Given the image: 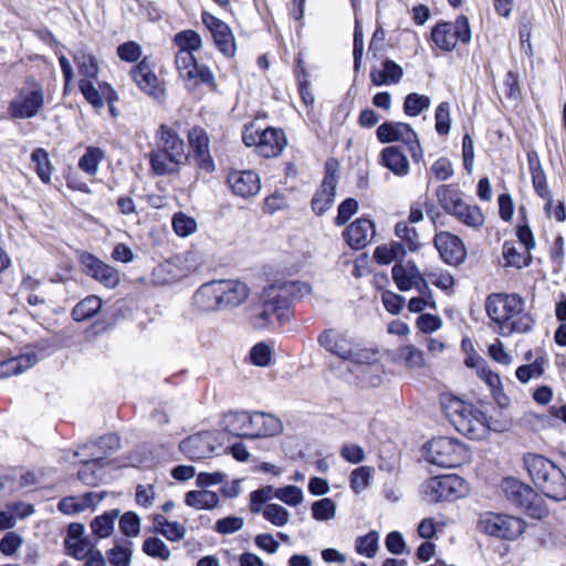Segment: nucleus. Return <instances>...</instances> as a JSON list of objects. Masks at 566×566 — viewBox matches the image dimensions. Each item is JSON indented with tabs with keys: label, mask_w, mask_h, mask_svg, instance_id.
<instances>
[{
	"label": "nucleus",
	"mask_w": 566,
	"mask_h": 566,
	"mask_svg": "<svg viewBox=\"0 0 566 566\" xmlns=\"http://www.w3.org/2000/svg\"><path fill=\"white\" fill-rule=\"evenodd\" d=\"M311 292L307 283L300 281H276L263 287L259 301L248 307L249 321L254 329H265L272 324V315L290 307L295 298Z\"/></svg>",
	"instance_id": "nucleus-1"
},
{
	"label": "nucleus",
	"mask_w": 566,
	"mask_h": 566,
	"mask_svg": "<svg viewBox=\"0 0 566 566\" xmlns=\"http://www.w3.org/2000/svg\"><path fill=\"white\" fill-rule=\"evenodd\" d=\"M524 465L535 486L546 497L558 502L566 500V475L553 461L542 454L527 453Z\"/></svg>",
	"instance_id": "nucleus-2"
},
{
	"label": "nucleus",
	"mask_w": 566,
	"mask_h": 566,
	"mask_svg": "<svg viewBox=\"0 0 566 566\" xmlns=\"http://www.w3.org/2000/svg\"><path fill=\"white\" fill-rule=\"evenodd\" d=\"M447 415L457 431L471 440L482 439L489 430H501L492 427L489 417L481 410L457 398L451 400Z\"/></svg>",
	"instance_id": "nucleus-3"
},
{
	"label": "nucleus",
	"mask_w": 566,
	"mask_h": 566,
	"mask_svg": "<svg viewBox=\"0 0 566 566\" xmlns=\"http://www.w3.org/2000/svg\"><path fill=\"white\" fill-rule=\"evenodd\" d=\"M505 500L514 507L525 512L531 518L541 520L548 515V509L541 495L530 485L514 478H505L501 483Z\"/></svg>",
	"instance_id": "nucleus-4"
},
{
	"label": "nucleus",
	"mask_w": 566,
	"mask_h": 566,
	"mask_svg": "<svg viewBox=\"0 0 566 566\" xmlns=\"http://www.w3.org/2000/svg\"><path fill=\"white\" fill-rule=\"evenodd\" d=\"M242 140L248 147H255L256 154L263 158L277 157L287 144L282 129L268 127L260 130L253 124L245 125Z\"/></svg>",
	"instance_id": "nucleus-5"
},
{
	"label": "nucleus",
	"mask_w": 566,
	"mask_h": 566,
	"mask_svg": "<svg viewBox=\"0 0 566 566\" xmlns=\"http://www.w3.org/2000/svg\"><path fill=\"white\" fill-rule=\"evenodd\" d=\"M377 139L381 144L395 142L403 143L410 153L411 158L418 163L423 157L422 147L413 128L403 122H385L376 129Z\"/></svg>",
	"instance_id": "nucleus-6"
},
{
	"label": "nucleus",
	"mask_w": 566,
	"mask_h": 566,
	"mask_svg": "<svg viewBox=\"0 0 566 566\" xmlns=\"http://www.w3.org/2000/svg\"><path fill=\"white\" fill-rule=\"evenodd\" d=\"M479 530L492 537L505 541H514L524 532L523 520L493 512L481 514L478 522Z\"/></svg>",
	"instance_id": "nucleus-7"
},
{
	"label": "nucleus",
	"mask_w": 566,
	"mask_h": 566,
	"mask_svg": "<svg viewBox=\"0 0 566 566\" xmlns=\"http://www.w3.org/2000/svg\"><path fill=\"white\" fill-rule=\"evenodd\" d=\"M432 42L441 50L450 52L458 42L468 44L471 41V29L469 19L461 14L455 21L438 22L431 30Z\"/></svg>",
	"instance_id": "nucleus-8"
},
{
	"label": "nucleus",
	"mask_w": 566,
	"mask_h": 566,
	"mask_svg": "<svg viewBox=\"0 0 566 566\" xmlns=\"http://www.w3.org/2000/svg\"><path fill=\"white\" fill-rule=\"evenodd\" d=\"M464 453L463 444L448 437L433 438L426 444L427 460L441 468L459 467Z\"/></svg>",
	"instance_id": "nucleus-9"
},
{
	"label": "nucleus",
	"mask_w": 566,
	"mask_h": 566,
	"mask_svg": "<svg viewBox=\"0 0 566 566\" xmlns=\"http://www.w3.org/2000/svg\"><path fill=\"white\" fill-rule=\"evenodd\" d=\"M464 493V481L455 474L430 478L423 485V494L431 502L452 501Z\"/></svg>",
	"instance_id": "nucleus-10"
},
{
	"label": "nucleus",
	"mask_w": 566,
	"mask_h": 566,
	"mask_svg": "<svg viewBox=\"0 0 566 566\" xmlns=\"http://www.w3.org/2000/svg\"><path fill=\"white\" fill-rule=\"evenodd\" d=\"M249 286L238 280H214V311L232 310L245 302Z\"/></svg>",
	"instance_id": "nucleus-11"
},
{
	"label": "nucleus",
	"mask_w": 566,
	"mask_h": 566,
	"mask_svg": "<svg viewBox=\"0 0 566 566\" xmlns=\"http://www.w3.org/2000/svg\"><path fill=\"white\" fill-rule=\"evenodd\" d=\"M78 262L86 275L99 282L106 289H115L119 284L120 276L118 270L105 263L93 253L81 251L78 253Z\"/></svg>",
	"instance_id": "nucleus-12"
},
{
	"label": "nucleus",
	"mask_w": 566,
	"mask_h": 566,
	"mask_svg": "<svg viewBox=\"0 0 566 566\" xmlns=\"http://www.w3.org/2000/svg\"><path fill=\"white\" fill-rule=\"evenodd\" d=\"M521 305H525V301L518 294L492 293L485 300L486 314L500 329L503 321H507L512 313H520Z\"/></svg>",
	"instance_id": "nucleus-13"
},
{
	"label": "nucleus",
	"mask_w": 566,
	"mask_h": 566,
	"mask_svg": "<svg viewBox=\"0 0 566 566\" xmlns=\"http://www.w3.org/2000/svg\"><path fill=\"white\" fill-rule=\"evenodd\" d=\"M318 343L327 352L344 360L364 363L369 359V355L366 350L354 348L350 340L335 333L333 329L324 331L318 336Z\"/></svg>",
	"instance_id": "nucleus-14"
},
{
	"label": "nucleus",
	"mask_w": 566,
	"mask_h": 566,
	"mask_svg": "<svg viewBox=\"0 0 566 566\" xmlns=\"http://www.w3.org/2000/svg\"><path fill=\"white\" fill-rule=\"evenodd\" d=\"M43 106L44 91L39 83H35L33 90L21 95L20 99H13L9 103L8 114L12 119L33 118Z\"/></svg>",
	"instance_id": "nucleus-15"
},
{
	"label": "nucleus",
	"mask_w": 566,
	"mask_h": 566,
	"mask_svg": "<svg viewBox=\"0 0 566 566\" xmlns=\"http://www.w3.org/2000/svg\"><path fill=\"white\" fill-rule=\"evenodd\" d=\"M325 169L326 170L321 187L315 192L311 201L312 210L317 216H323L327 210H329L336 197L338 176L336 174L334 164L327 161Z\"/></svg>",
	"instance_id": "nucleus-16"
},
{
	"label": "nucleus",
	"mask_w": 566,
	"mask_h": 566,
	"mask_svg": "<svg viewBox=\"0 0 566 566\" xmlns=\"http://www.w3.org/2000/svg\"><path fill=\"white\" fill-rule=\"evenodd\" d=\"M433 243L446 263L450 265L463 263L467 250L458 235L442 231L434 235Z\"/></svg>",
	"instance_id": "nucleus-17"
},
{
	"label": "nucleus",
	"mask_w": 566,
	"mask_h": 566,
	"mask_svg": "<svg viewBox=\"0 0 566 566\" xmlns=\"http://www.w3.org/2000/svg\"><path fill=\"white\" fill-rule=\"evenodd\" d=\"M188 143L196 165L200 169L212 171V157L209 150L210 138L207 132L199 126H193L188 130Z\"/></svg>",
	"instance_id": "nucleus-18"
},
{
	"label": "nucleus",
	"mask_w": 566,
	"mask_h": 566,
	"mask_svg": "<svg viewBox=\"0 0 566 566\" xmlns=\"http://www.w3.org/2000/svg\"><path fill=\"white\" fill-rule=\"evenodd\" d=\"M227 182L235 196L244 199L256 196L261 189L260 177L253 170H232Z\"/></svg>",
	"instance_id": "nucleus-19"
},
{
	"label": "nucleus",
	"mask_w": 566,
	"mask_h": 566,
	"mask_svg": "<svg viewBox=\"0 0 566 566\" xmlns=\"http://www.w3.org/2000/svg\"><path fill=\"white\" fill-rule=\"evenodd\" d=\"M130 76L145 94L157 98L163 93L159 88L158 77L150 66L148 56L143 57L133 66Z\"/></svg>",
	"instance_id": "nucleus-20"
},
{
	"label": "nucleus",
	"mask_w": 566,
	"mask_h": 566,
	"mask_svg": "<svg viewBox=\"0 0 566 566\" xmlns=\"http://www.w3.org/2000/svg\"><path fill=\"white\" fill-rule=\"evenodd\" d=\"M176 66L181 76L188 78H199L202 83L212 86V72L207 65L197 62L193 53L179 51L175 56Z\"/></svg>",
	"instance_id": "nucleus-21"
},
{
	"label": "nucleus",
	"mask_w": 566,
	"mask_h": 566,
	"mask_svg": "<svg viewBox=\"0 0 566 566\" xmlns=\"http://www.w3.org/2000/svg\"><path fill=\"white\" fill-rule=\"evenodd\" d=\"M375 234V226L367 218H358L352 222L343 232L347 244L354 250L364 249L370 243Z\"/></svg>",
	"instance_id": "nucleus-22"
},
{
	"label": "nucleus",
	"mask_w": 566,
	"mask_h": 566,
	"mask_svg": "<svg viewBox=\"0 0 566 566\" xmlns=\"http://www.w3.org/2000/svg\"><path fill=\"white\" fill-rule=\"evenodd\" d=\"M282 422L273 415L255 411L249 416V438L271 437L280 433Z\"/></svg>",
	"instance_id": "nucleus-23"
},
{
	"label": "nucleus",
	"mask_w": 566,
	"mask_h": 566,
	"mask_svg": "<svg viewBox=\"0 0 566 566\" xmlns=\"http://www.w3.org/2000/svg\"><path fill=\"white\" fill-rule=\"evenodd\" d=\"M248 411H228L219 420V430L237 438H249Z\"/></svg>",
	"instance_id": "nucleus-24"
},
{
	"label": "nucleus",
	"mask_w": 566,
	"mask_h": 566,
	"mask_svg": "<svg viewBox=\"0 0 566 566\" xmlns=\"http://www.w3.org/2000/svg\"><path fill=\"white\" fill-rule=\"evenodd\" d=\"M207 434L189 436L179 443V450L190 460L208 458L212 452V443Z\"/></svg>",
	"instance_id": "nucleus-25"
},
{
	"label": "nucleus",
	"mask_w": 566,
	"mask_h": 566,
	"mask_svg": "<svg viewBox=\"0 0 566 566\" xmlns=\"http://www.w3.org/2000/svg\"><path fill=\"white\" fill-rule=\"evenodd\" d=\"M527 163L532 177L533 188L542 199H551L546 174L543 169L538 154L535 150L527 153Z\"/></svg>",
	"instance_id": "nucleus-26"
},
{
	"label": "nucleus",
	"mask_w": 566,
	"mask_h": 566,
	"mask_svg": "<svg viewBox=\"0 0 566 566\" xmlns=\"http://www.w3.org/2000/svg\"><path fill=\"white\" fill-rule=\"evenodd\" d=\"M381 164L397 176H406L409 172L407 157L397 146H388L380 153Z\"/></svg>",
	"instance_id": "nucleus-27"
},
{
	"label": "nucleus",
	"mask_w": 566,
	"mask_h": 566,
	"mask_svg": "<svg viewBox=\"0 0 566 566\" xmlns=\"http://www.w3.org/2000/svg\"><path fill=\"white\" fill-rule=\"evenodd\" d=\"M214 45L226 57H232L237 51L235 40L230 27L216 17Z\"/></svg>",
	"instance_id": "nucleus-28"
},
{
	"label": "nucleus",
	"mask_w": 566,
	"mask_h": 566,
	"mask_svg": "<svg viewBox=\"0 0 566 566\" xmlns=\"http://www.w3.org/2000/svg\"><path fill=\"white\" fill-rule=\"evenodd\" d=\"M525 305H521V311L518 314H513L507 317V321H503V325L500 329L501 335L510 336L513 333H528L533 329L535 324V319L533 316L525 312Z\"/></svg>",
	"instance_id": "nucleus-29"
},
{
	"label": "nucleus",
	"mask_w": 566,
	"mask_h": 566,
	"mask_svg": "<svg viewBox=\"0 0 566 566\" xmlns=\"http://www.w3.org/2000/svg\"><path fill=\"white\" fill-rule=\"evenodd\" d=\"M159 133L161 150L178 159L185 155V142L171 127L161 124L159 126Z\"/></svg>",
	"instance_id": "nucleus-30"
},
{
	"label": "nucleus",
	"mask_w": 566,
	"mask_h": 566,
	"mask_svg": "<svg viewBox=\"0 0 566 566\" xmlns=\"http://www.w3.org/2000/svg\"><path fill=\"white\" fill-rule=\"evenodd\" d=\"M103 301L97 295H88L81 300L71 311V317L75 322L93 318L102 308Z\"/></svg>",
	"instance_id": "nucleus-31"
},
{
	"label": "nucleus",
	"mask_w": 566,
	"mask_h": 566,
	"mask_svg": "<svg viewBox=\"0 0 566 566\" xmlns=\"http://www.w3.org/2000/svg\"><path fill=\"white\" fill-rule=\"evenodd\" d=\"M120 511L113 509L104 512L103 514L94 517L91 521V528L94 536L97 538H107L114 532L115 521L119 517Z\"/></svg>",
	"instance_id": "nucleus-32"
},
{
	"label": "nucleus",
	"mask_w": 566,
	"mask_h": 566,
	"mask_svg": "<svg viewBox=\"0 0 566 566\" xmlns=\"http://www.w3.org/2000/svg\"><path fill=\"white\" fill-rule=\"evenodd\" d=\"M180 160L159 149L149 153V164L157 176H165L178 169Z\"/></svg>",
	"instance_id": "nucleus-33"
},
{
	"label": "nucleus",
	"mask_w": 566,
	"mask_h": 566,
	"mask_svg": "<svg viewBox=\"0 0 566 566\" xmlns=\"http://www.w3.org/2000/svg\"><path fill=\"white\" fill-rule=\"evenodd\" d=\"M82 462L83 467L77 471L78 480L90 486L97 485L101 480V475L95 469L101 471L105 467L106 461L104 457H94Z\"/></svg>",
	"instance_id": "nucleus-34"
},
{
	"label": "nucleus",
	"mask_w": 566,
	"mask_h": 566,
	"mask_svg": "<svg viewBox=\"0 0 566 566\" xmlns=\"http://www.w3.org/2000/svg\"><path fill=\"white\" fill-rule=\"evenodd\" d=\"M31 161L40 180L43 184H50L54 167L49 158V153L44 148H35L31 153Z\"/></svg>",
	"instance_id": "nucleus-35"
},
{
	"label": "nucleus",
	"mask_w": 566,
	"mask_h": 566,
	"mask_svg": "<svg viewBox=\"0 0 566 566\" xmlns=\"http://www.w3.org/2000/svg\"><path fill=\"white\" fill-rule=\"evenodd\" d=\"M436 196L441 208L449 214L458 209V205H461L460 192L452 185H441L436 190Z\"/></svg>",
	"instance_id": "nucleus-36"
},
{
	"label": "nucleus",
	"mask_w": 566,
	"mask_h": 566,
	"mask_svg": "<svg viewBox=\"0 0 566 566\" xmlns=\"http://www.w3.org/2000/svg\"><path fill=\"white\" fill-rule=\"evenodd\" d=\"M451 216H454L459 221L468 227L479 228L484 223V216L478 206L467 205L464 201L458 205Z\"/></svg>",
	"instance_id": "nucleus-37"
},
{
	"label": "nucleus",
	"mask_w": 566,
	"mask_h": 566,
	"mask_svg": "<svg viewBox=\"0 0 566 566\" xmlns=\"http://www.w3.org/2000/svg\"><path fill=\"white\" fill-rule=\"evenodd\" d=\"M174 44L179 51L193 53L199 50L202 45V39L200 34L195 30H182L177 32L172 39Z\"/></svg>",
	"instance_id": "nucleus-38"
},
{
	"label": "nucleus",
	"mask_w": 566,
	"mask_h": 566,
	"mask_svg": "<svg viewBox=\"0 0 566 566\" xmlns=\"http://www.w3.org/2000/svg\"><path fill=\"white\" fill-rule=\"evenodd\" d=\"M431 99L427 95L409 93L405 99L402 109L407 116L415 117L430 107Z\"/></svg>",
	"instance_id": "nucleus-39"
},
{
	"label": "nucleus",
	"mask_w": 566,
	"mask_h": 566,
	"mask_svg": "<svg viewBox=\"0 0 566 566\" xmlns=\"http://www.w3.org/2000/svg\"><path fill=\"white\" fill-rule=\"evenodd\" d=\"M104 158V151L94 146L86 148L84 155L78 160V167L81 170L90 176L96 175L99 163Z\"/></svg>",
	"instance_id": "nucleus-40"
},
{
	"label": "nucleus",
	"mask_w": 566,
	"mask_h": 566,
	"mask_svg": "<svg viewBox=\"0 0 566 566\" xmlns=\"http://www.w3.org/2000/svg\"><path fill=\"white\" fill-rule=\"evenodd\" d=\"M84 448L94 447L97 448L101 453L99 457H106L115 453L120 448V438L115 433H109L99 437L96 441L83 446ZM93 458L98 457L97 452H92Z\"/></svg>",
	"instance_id": "nucleus-41"
},
{
	"label": "nucleus",
	"mask_w": 566,
	"mask_h": 566,
	"mask_svg": "<svg viewBox=\"0 0 566 566\" xmlns=\"http://www.w3.org/2000/svg\"><path fill=\"white\" fill-rule=\"evenodd\" d=\"M74 61L78 67V73L84 76L83 80H95L98 75V64L94 55L90 53H77Z\"/></svg>",
	"instance_id": "nucleus-42"
},
{
	"label": "nucleus",
	"mask_w": 566,
	"mask_h": 566,
	"mask_svg": "<svg viewBox=\"0 0 566 566\" xmlns=\"http://www.w3.org/2000/svg\"><path fill=\"white\" fill-rule=\"evenodd\" d=\"M417 266L413 264L411 272L408 273L406 268L401 264H395L391 269V276L394 282L396 283L397 287L402 291H409L411 287H413L417 276Z\"/></svg>",
	"instance_id": "nucleus-43"
},
{
	"label": "nucleus",
	"mask_w": 566,
	"mask_h": 566,
	"mask_svg": "<svg viewBox=\"0 0 566 566\" xmlns=\"http://www.w3.org/2000/svg\"><path fill=\"white\" fill-rule=\"evenodd\" d=\"M379 534L376 531H370L364 536H359L355 542V551L357 554L373 558L379 548L378 545Z\"/></svg>",
	"instance_id": "nucleus-44"
},
{
	"label": "nucleus",
	"mask_w": 566,
	"mask_h": 566,
	"mask_svg": "<svg viewBox=\"0 0 566 566\" xmlns=\"http://www.w3.org/2000/svg\"><path fill=\"white\" fill-rule=\"evenodd\" d=\"M133 543L126 542V546L115 544L114 547L106 552L107 558L112 566H130L133 549Z\"/></svg>",
	"instance_id": "nucleus-45"
},
{
	"label": "nucleus",
	"mask_w": 566,
	"mask_h": 566,
	"mask_svg": "<svg viewBox=\"0 0 566 566\" xmlns=\"http://www.w3.org/2000/svg\"><path fill=\"white\" fill-rule=\"evenodd\" d=\"M143 552L153 557L161 560H168L170 558V551L168 546L158 537L151 536L144 541Z\"/></svg>",
	"instance_id": "nucleus-46"
},
{
	"label": "nucleus",
	"mask_w": 566,
	"mask_h": 566,
	"mask_svg": "<svg viewBox=\"0 0 566 566\" xmlns=\"http://www.w3.org/2000/svg\"><path fill=\"white\" fill-rule=\"evenodd\" d=\"M185 503L197 510L212 509V491L192 490L186 493Z\"/></svg>",
	"instance_id": "nucleus-47"
},
{
	"label": "nucleus",
	"mask_w": 566,
	"mask_h": 566,
	"mask_svg": "<svg viewBox=\"0 0 566 566\" xmlns=\"http://www.w3.org/2000/svg\"><path fill=\"white\" fill-rule=\"evenodd\" d=\"M119 531L126 537H136L140 533V517L136 512H125L119 517Z\"/></svg>",
	"instance_id": "nucleus-48"
},
{
	"label": "nucleus",
	"mask_w": 566,
	"mask_h": 566,
	"mask_svg": "<svg viewBox=\"0 0 566 566\" xmlns=\"http://www.w3.org/2000/svg\"><path fill=\"white\" fill-rule=\"evenodd\" d=\"M116 325V318L115 316L107 317L105 314L96 319L94 323H92L86 329H85V337L87 339L97 338L108 332H111Z\"/></svg>",
	"instance_id": "nucleus-49"
},
{
	"label": "nucleus",
	"mask_w": 566,
	"mask_h": 566,
	"mask_svg": "<svg viewBox=\"0 0 566 566\" xmlns=\"http://www.w3.org/2000/svg\"><path fill=\"white\" fill-rule=\"evenodd\" d=\"M78 90L85 101L94 108L99 109L104 106V99L99 91L94 86L93 80H80Z\"/></svg>",
	"instance_id": "nucleus-50"
},
{
	"label": "nucleus",
	"mask_w": 566,
	"mask_h": 566,
	"mask_svg": "<svg viewBox=\"0 0 566 566\" xmlns=\"http://www.w3.org/2000/svg\"><path fill=\"white\" fill-rule=\"evenodd\" d=\"M193 306L199 311H212V281L203 283L193 294Z\"/></svg>",
	"instance_id": "nucleus-51"
},
{
	"label": "nucleus",
	"mask_w": 566,
	"mask_h": 566,
	"mask_svg": "<svg viewBox=\"0 0 566 566\" xmlns=\"http://www.w3.org/2000/svg\"><path fill=\"white\" fill-rule=\"evenodd\" d=\"M172 228L177 235L186 238L196 231L197 222L192 217L177 212L172 217Z\"/></svg>",
	"instance_id": "nucleus-52"
},
{
	"label": "nucleus",
	"mask_w": 566,
	"mask_h": 566,
	"mask_svg": "<svg viewBox=\"0 0 566 566\" xmlns=\"http://www.w3.org/2000/svg\"><path fill=\"white\" fill-rule=\"evenodd\" d=\"M312 514L316 521H328L335 517L336 505L329 497H324L312 504Z\"/></svg>",
	"instance_id": "nucleus-53"
},
{
	"label": "nucleus",
	"mask_w": 566,
	"mask_h": 566,
	"mask_svg": "<svg viewBox=\"0 0 566 566\" xmlns=\"http://www.w3.org/2000/svg\"><path fill=\"white\" fill-rule=\"evenodd\" d=\"M263 517L275 526H284L290 518V512L282 505L271 503L262 511Z\"/></svg>",
	"instance_id": "nucleus-54"
},
{
	"label": "nucleus",
	"mask_w": 566,
	"mask_h": 566,
	"mask_svg": "<svg viewBox=\"0 0 566 566\" xmlns=\"http://www.w3.org/2000/svg\"><path fill=\"white\" fill-rule=\"evenodd\" d=\"M371 469L369 467H358L350 473V488L354 493L359 494L370 484Z\"/></svg>",
	"instance_id": "nucleus-55"
},
{
	"label": "nucleus",
	"mask_w": 566,
	"mask_h": 566,
	"mask_svg": "<svg viewBox=\"0 0 566 566\" xmlns=\"http://www.w3.org/2000/svg\"><path fill=\"white\" fill-rule=\"evenodd\" d=\"M395 234L400 238L409 251H417L420 247L416 229L408 227L406 222H398L395 226Z\"/></svg>",
	"instance_id": "nucleus-56"
},
{
	"label": "nucleus",
	"mask_w": 566,
	"mask_h": 566,
	"mask_svg": "<svg viewBox=\"0 0 566 566\" xmlns=\"http://www.w3.org/2000/svg\"><path fill=\"white\" fill-rule=\"evenodd\" d=\"M274 497L290 506H296L303 501V492L296 485H286L274 491Z\"/></svg>",
	"instance_id": "nucleus-57"
},
{
	"label": "nucleus",
	"mask_w": 566,
	"mask_h": 566,
	"mask_svg": "<svg viewBox=\"0 0 566 566\" xmlns=\"http://www.w3.org/2000/svg\"><path fill=\"white\" fill-rule=\"evenodd\" d=\"M503 256L510 265L518 269L528 266L532 262L530 252L520 253L515 247L509 245L507 243L503 247Z\"/></svg>",
	"instance_id": "nucleus-58"
},
{
	"label": "nucleus",
	"mask_w": 566,
	"mask_h": 566,
	"mask_svg": "<svg viewBox=\"0 0 566 566\" xmlns=\"http://www.w3.org/2000/svg\"><path fill=\"white\" fill-rule=\"evenodd\" d=\"M436 130L440 136L448 135L451 128L449 103L442 102L436 108Z\"/></svg>",
	"instance_id": "nucleus-59"
},
{
	"label": "nucleus",
	"mask_w": 566,
	"mask_h": 566,
	"mask_svg": "<svg viewBox=\"0 0 566 566\" xmlns=\"http://www.w3.org/2000/svg\"><path fill=\"white\" fill-rule=\"evenodd\" d=\"M274 489L271 485L262 486L250 493V510L252 513H260L263 511L262 506L272 496H274Z\"/></svg>",
	"instance_id": "nucleus-60"
},
{
	"label": "nucleus",
	"mask_w": 566,
	"mask_h": 566,
	"mask_svg": "<svg viewBox=\"0 0 566 566\" xmlns=\"http://www.w3.org/2000/svg\"><path fill=\"white\" fill-rule=\"evenodd\" d=\"M158 520L166 524L164 528H157L158 534L170 542H178L185 537L186 528L179 522H170L166 517H159Z\"/></svg>",
	"instance_id": "nucleus-61"
},
{
	"label": "nucleus",
	"mask_w": 566,
	"mask_h": 566,
	"mask_svg": "<svg viewBox=\"0 0 566 566\" xmlns=\"http://www.w3.org/2000/svg\"><path fill=\"white\" fill-rule=\"evenodd\" d=\"M118 57L128 63H134L142 56V46L135 41H127L117 46Z\"/></svg>",
	"instance_id": "nucleus-62"
},
{
	"label": "nucleus",
	"mask_w": 566,
	"mask_h": 566,
	"mask_svg": "<svg viewBox=\"0 0 566 566\" xmlns=\"http://www.w3.org/2000/svg\"><path fill=\"white\" fill-rule=\"evenodd\" d=\"M358 210V201L354 198H347L340 205L337 209V216L334 220L336 226H344L346 224L349 219L357 212Z\"/></svg>",
	"instance_id": "nucleus-63"
},
{
	"label": "nucleus",
	"mask_w": 566,
	"mask_h": 566,
	"mask_svg": "<svg viewBox=\"0 0 566 566\" xmlns=\"http://www.w3.org/2000/svg\"><path fill=\"white\" fill-rule=\"evenodd\" d=\"M400 358L410 368L421 367L423 365V354L413 345H407L399 350Z\"/></svg>",
	"instance_id": "nucleus-64"
}]
</instances>
